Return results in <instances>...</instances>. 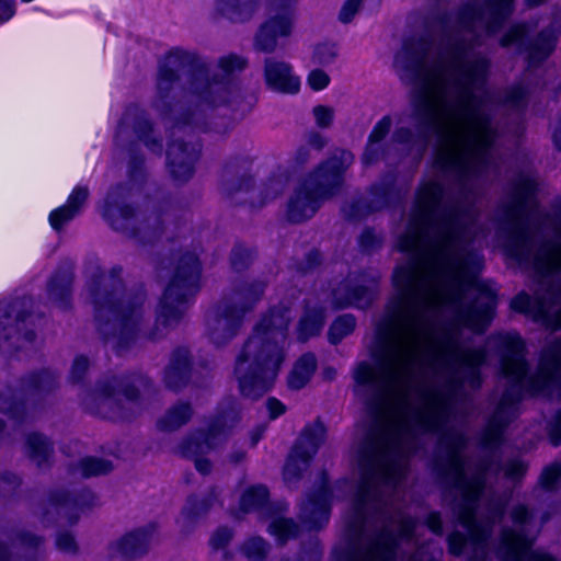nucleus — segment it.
Returning a JSON list of instances; mask_svg holds the SVG:
<instances>
[{
    "mask_svg": "<svg viewBox=\"0 0 561 561\" xmlns=\"http://www.w3.org/2000/svg\"><path fill=\"white\" fill-rule=\"evenodd\" d=\"M375 293V282L363 285L356 279H346L332 290L331 305L333 308H366L373 302Z\"/></svg>",
    "mask_w": 561,
    "mask_h": 561,
    "instance_id": "nucleus-18",
    "label": "nucleus"
},
{
    "mask_svg": "<svg viewBox=\"0 0 561 561\" xmlns=\"http://www.w3.org/2000/svg\"><path fill=\"white\" fill-rule=\"evenodd\" d=\"M102 216L117 230H126L134 216L133 209L119 196L117 191L111 192L101 208Z\"/></svg>",
    "mask_w": 561,
    "mask_h": 561,
    "instance_id": "nucleus-21",
    "label": "nucleus"
},
{
    "mask_svg": "<svg viewBox=\"0 0 561 561\" xmlns=\"http://www.w3.org/2000/svg\"><path fill=\"white\" fill-rule=\"evenodd\" d=\"M231 531L228 528H219L210 538V545L215 549L225 547L231 539Z\"/></svg>",
    "mask_w": 561,
    "mask_h": 561,
    "instance_id": "nucleus-51",
    "label": "nucleus"
},
{
    "mask_svg": "<svg viewBox=\"0 0 561 561\" xmlns=\"http://www.w3.org/2000/svg\"><path fill=\"white\" fill-rule=\"evenodd\" d=\"M266 408L268 410L271 419H276V417L280 416L282 414H284L286 411L285 405L275 398H270L266 401Z\"/></svg>",
    "mask_w": 561,
    "mask_h": 561,
    "instance_id": "nucleus-54",
    "label": "nucleus"
},
{
    "mask_svg": "<svg viewBox=\"0 0 561 561\" xmlns=\"http://www.w3.org/2000/svg\"><path fill=\"white\" fill-rule=\"evenodd\" d=\"M70 285H71V276H70V274H65L60 279V284L56 283V287H55V284L51 283L50 291H51V294L56 295V298H58L59 296H60V298H65L69 294Z\"/></svg>",
    "mask_w": 561,
    "mask_h": 561,
    "instance_id": "nucleus-52",
    "label": "nucleus"
},
{
    "mask_svg": "<svg viewBox=\"0 0 561 561\" xmlns=\"http://www.w3.org/2000/svg\"><path fill=\"white\" fill-rule=\"evenodd\" d=\"M526 470L525 465L519 460H514L508 463V466L505 469V474L508 478L516 479L520 477L524 471Z\"/></svg>",
    "mask_w": 561,
    "mask_h": 561,
    "instance_id": "nucleus-55",
    "label": "nucleus"
},
{
    "mask_svg": "<svg viewBox=\"0 0 561 561\" xmlns=\"http://www.w3.org/2000/svg\"><path fill=\"white\" fill-rule=\"evenodd\" d=\"M317 369V359L312 354L302 355L294 365L288 376V385L291 389L305 387Z\"/></svg>",
    "mask_w": 561,
    "mask_h": 561,
    "instance_id": "nucleus-27",
    "label": "nucleus"
},
{
    "mask_svg": "<svg viewBox=\"0 0 561 561\" xmlns=\"http://www.w3.org/2000/svg\"><path fill=\"white\" fill-rule=\"evenodd\" d=\"M245 557L252 561H261L266 554V543L262 538H252L243 546Z\"/></svg>",
    "mask_w": 561,
    "mask_h": 561,
    "instance_id": "nucleus-40",
    "label": "nucleus"
},
{
    "mask_svg": "<svg viewBox=\"0 0 561 561\" xmlns=\"http://www.w3.org/2000/svg\"><path fill=\"white\" fill-rule=\"evenodd\" d=\"M394 67L402 80L416 88L413 122L420 146L430 133L437 138L435 167L463 174L478 171L494 139L491 101L479 93L488 61L460 48L442 50L420 42L405 45Z\"/></svg>",
    "mask_w": 561,
    "mask_h": 561,
    "instance_id": "nucleus-2",
    "label": "nucleus"
},
{
    "mask_svg": "<svg viewBox=\"0 0 561 561\" xmlns=\"http://www.w3.org/2000/svg\"><path fill=\"white\" fill-rule=\"evenodd\" d=\"M112 468L110 461L93 457L83 458L78 465L79 473L87 478L107 473Z\"/></svg>",
    "mask_w": 561,
    "mask_h": 561,
    "instance_id": "nucleus-34",
    "label": "nucleus"
},
{
    "mask_svg": "<svg viewBox=\"0 0 561 561\" xmlns=\"http://www.w3.org/2000/svg\"><path fill=\"white\" fill-rule=\"evenodd\" d=\"M259 0H217L222 14L232 21H243L250 18L256 9Z\"/></svg>",
    "mask_w": 561,
    "mask_h": 561,
    "instance_id": "nucleus-28",
    "label": "nucleus"
},
{
    "mask_svg": "<svg viewBox=\"0 0 561 561\" xmlns=\"http://www.w3.org/2000/svg\"><path fill=\"white\" fill-rule=\"evenodd\" d=\"M156 531L157 527L149 524L124 534L110 545L111 556L124 561L144 557L149 551Z\"/></svg>",
    "mask_w": 561,
    "mask_h": 561,
    "instance_id": "nucleus-17",
    "label": "nucleus"
},
{
    "mask_svg": "<svg viewBox=\"0 0 561 561\" xmlns=\"http://www.w3.org/2000/svg\"><path fill=\"white\" fill-rule=\"evenodd\" d=\"M324 323V311L322 308L308 306L299 321L297 335L300 341H306L317 335Z\"/></svg>",
    "mask_w": 561,
    "mask_h": 561,
    "instance_id": "nucleus-26",
    "label": "nucleus"
},
{
    "mask_svg": "<svg viewBox=\"0 0 561 561\" xmlns=\"http://www.w3.org/2000/svg\"><path fill=\"white\" fill-rule=\"evenodd\" d=\"M449 446L446 476L451 479L461 494V504L457 508L460 524L467 530L468 538L459 533L453 534L449 541V550L453 554H460L465 547L471 543L477 550L484 553L485 539L490 534L489 524H480L476 518L477 501L484 488L486 468L479 467L474 471L465 465L459 454L463 445V437L456 435L445 442Z\"/></svg>",
    "mask_w": 561,
    "mask_h": 561,
    "instance_id": "nucleus-4",
    "label": "nucleus"
},
{
    "mask_svg": "<svg viewBox=\"0 0 561 561\" xmlns=\"http://www.w3.org/2000/svg\"><path fill=\"white\" fill-rule=\"evenodd\" d=\"M89 368V360L88 358L83 357V356H78L75 358L73 360V364H72V367H71V371H70V377L72 380H80L83 375L85 374V371L88 370Z\"/></svg>",
    "mask_w": 561,
    "mask_h": 561,
    "instance_id": "nucleus-50",
    "label": "nucleus"
},
{
    "mask_svg": "<svg viewBox=\"0 0 561 561\" xmlns=\"http://www.w3.org/2000/svg\"><path fill=\"white\" fill-rule=\"evenodd\" d=\"M312 115L316 125L319 128L325 129L333 125L335 111L331 106L319 104L312 108Z\"/></svg>",
    "mask_w": 561,
    "mask_h": 561,
    "instance_id": "nucleus-38",
    "label": "nucleus"
},
{
    "mask_svg": "<svg viewBox=\"0 0 561 561\" xmlns=\"http://www.w3.org/2000/svg\"><path fill=\"white\" fill-rule=\"evenodd\" d=\"M264 79L267 88L277 93L296 94L301 87L294 67L274 57H268L264 61Z\"/></svg>",
    "mask_w": 561,
    "mask_h": 561,
    "instance_id": "nucleus-19",
    "label": "nucleus"
},
{
    "mask_svg": "<svg viewBox=\"0 0 561 561\" xmlns=\"http://www.w3.org/2000/svg\"><path fill=\"white\" fill-rule=\"evenodd\" d=\"M392 122L390 116H383L374 126L366 149L363 153V162L365 164H371L380 159L382 154L381 140L386 137L391 128Z\"/></svg>",
    "mask_w": 561,
    "mask_h": 561,
    "instance_id": "nucleus-24",
    "label": "nucleus"
},
{
    "mask_svg": "<svg viewBox=\"0 0 561 561\" xmlns=\"http://www.w3.org/2000/svg\"><path fill=\"white\" fill-rule=\"evenodd\" d=\"M339 56L337 46L334 43H321L318 44L312 54L313 62L321 66H329L333 64Z\"/></svg>",
    "mask_w": 561,
    "mask_h": 561,
    "instance_id": "nucleus-35",
    "label": "nucleus"
},
{
    "mask_svg": "<svg viewBox=\"0 0 561 561\" xmlns=\"http://www.w3.org/2000/svg\"><path fill=\"white\" fill-rule=\"evenodd\" d=\"M199 270V263L194 255L183 259L161 298L157 314L159 325L172 327L184 316L188 298L196 293Z\"/></svg>",
    "mask_w": 561,
    "mask_h": 561,
    "instance_id": "nucleus-9",
    "label": "nucleus"
},
{
    "mask_svg": "<svg viewBox=\"0 0 561 561\" xmlns=\"http://www.w3.org/2000/svg\"><path fill=\"white\" fill-rule=\"evenodd\" d=\"M296 8L297 4H294V0L268 1L266 19L255 35V49L263 53H273L277 47V39L279 37L291 35L296 19Z\"/></svg>",
    "mask_w": 561,
    "mask_h": 561,
    "instance_id": "nucleus-12",
    "label": "nucleus"
},
{
    "mask_svg": "<svg viewBox=\"0 0 561 561\" xmlns=\"http://www.w3.org/2000/svg\"><path fill=\"white\" fill-rule=\"evenodd\" d=\"M268 492L263 485L247 489L240 501V508L247 513L260 508L267 501Z\"/></svg>",
    "mask_w": 561,
    "mask_h": 561,
    "instance_id": "nucleus-32",
    "label": "nucleus"
},
{
    "mask_svg": "<svg viewBox=\"0 0 561 561\" xmlns=\"http://www.w3.org/2000/svg\"><path fill=\"white\" fill-rule=\"evenodd\" d=\"M89 196V191L87 187L78 186L76 187L70 196L68 197L66 206L70 207L71 209L76 210L78 214L85 203L87 198Z\"/></svg>",
    "mask_w": 561,
    "mask_h": 561,
    "instance_id": "nucleus-45",
    "label": "nucleus"
},
{
    "mask_svg": "<svg viewBox=\"0 0 561 561\" xmlns=\"http://www.w3.org/2000/svg\"><path fill=\"white\" fill-rule=\"evenodd\" d=\"M142 296L123 297L119 301L108 300L98 310V318H108L113 322V333L108 339L118 353L129 350L141 341L154 340V333L142 331Z\"/></svg>",
    "mask_w": 561,
    "mask_h": 561,
    "instance_id": "nucleus-8",
    "label": "nucleus"
},
{
    "mask_svg": "<svg viewBox=\"0 0 561 561\" xmlns=\"http://www.w3.org/2000/svg\"><path fill=\"white\" fill-rule=\"evenodd\" d=\"M55 505L58 513L72 516V511H75L79 503L75 497L69 496L68 494H57L55 499Z\"/></svg>",
    "mask_w": 561,
    "mask_h": 561,
    "instance_id": "nucleus-43",
    "label": "nucleus"
},
{
    "mask_svg": "<svg viewBox=\"0 0 561 561\" xmlns=\"http://www.w3.org/2000/svg\"><path fill=\"white\" fill-rule=\"evenodd\" d=\"M192 417V409L188 403H180L172 407L158 422L162 431H174L184 425Z\"/></svg>",
    "mask_w": 561,
    "mask_h": 561,
    "instance_id": "nucleus-29",
    "label": "nucleus"
},
{
    "mask_svg": "<svg viewBox=\"0 0 561 561\" xmlns=\"http://www.w3.org/2000/svg\"><path fill=\"white\" fill-rule=\"evenodd\" d=\"M41 539L30 534L22 535L19 538V545L22 547H37Z\"/></svg>",
    "mask_w": 561,
    "mask_h": 561,
    "instance_id": "nucleus-59",
    "label": "nucleus"
},
{
    "mask_svg": "<svg viewBox=\"0 0 561 561\" xmlns=\"http://www.w3.org/2000/svg\"><path fill=\"white\" fill-rule=\"evenodd\" d=\"M526 33V28L524 25H516L514 26L507 35L502 39V45H511L514 43H517L519 39L524 37Z\"/></svg>",
    "mask_w": 561,
    "mask_h": 561,
    "instance_id": "nucleus-53",
    "label": "nucleus"
},
{
    "mask_svg": "<svg viewBox=\"0 0 561 561\" xmlns=\"http://www.w3.org/2000/svg\"><path fill=\"white\" fill-rule=\"evenodd\" d=\"M560 304L561 287L551 286L545 296L537 295L533 298L522 293L512 300L511 306L514 310L526 313L547 328L557 330L561 328V308L556 309Z\"/></svg>",
    "mask_w": 561,
    "mask_h": 561,
    "instance_id": "nucleus-13",
    "label": "nucleus"
},
{
    "mask_svg": "<svg viewBox=\"0 0 561 561\" xmlns=\"http://www.w3.org/2000/svg\"><path fill=\"white\" fill-rule=\"evenodd\" d=\"M490 514L492 515V518L499 517L502 515V510L501 508H491Z\"/></svg>",
    "mask_w": 561,
    "mask_h": 561,
    "instance_id": "nucleus-63",
    "label": "nucleus"
},
{
    "mask_svg": "<svg viewBox=\"0 0 561 561\" xmlns=\"http://www.w3.org/2000/svg\"><path fill=\"white\" fill-rule=\"evenodd\" d=\"M56 546L59 550L67 553H73L77 551V543L75 538L71 534L68 533H62L57 536Z\"/></svg>",
    "mask_w": 561,
    "mask_h": 561,
    "instance_id": "nucleus-49",
    "label": "nucleus"
},
{
    "mask_svg": "<svg viewBox=\"0 0 561 561\" xmlns=\"http://www.w3.org/2000/svg\"><path fill=\"white\" fill-rule=\"evenodd\" d=\"M393 141L394 142H398L400 145H404V144H413L414 145V140L412 139V135L409 130L404 129V128H399L394 135H393Z\"/></svg>",
    "mask_w": 561,
    "mask_h": 561,
    "instance_id": "nucleus-58",
    "label": "nucleus"
},
{
    "mask_svg": "<svg viewBox=\"0 0 561 561\" xmlns=\"http://www.w3.org/2000/svg\"><path fill=\"white\" fill-rule=\"evenodd\" d=\"M548 435L552 445L561 444V411L556 413L548 425Z\"/></svg>",
    "mask_w": 561,
    "mask_h": 561,
    "instance_id": "nucleus-47",
    "label": "nucleus"
},
{
    "mask_svg": "<svg viewBox=\"0 0 561 561\" xmlns=\"http://www.w3.org/2000/svg\"><path fill=\"white\" fill-rule=\"evenodd\" d=\"M176 79L175 73L169 69H161L158 79V93L163 99L172 87V83Z\"/></svg>",
    "mask_w": 561,
    "mask_h": 561,
    "instance_id": "nucleus-46",
    "label": "nucleus"
},
{
    "mask_svg": "<svg viewBox=\"0 0 561 561\" xmlns=\"http://www.w3.org/2000/svg\"><path fill=\"white\" fill-rule=\"evenodd\" d=\"M207 508L208 505L204 501L196 497L190 499L178 518L179 527H181L183 531L190 530L197 517L206 512Z\"/></svg>",
    "mask_w": 561,
    "mask_h": 561,
    "instance_id": "nucleus-30",
    "label": "nucleus"
},
{
    "mask_svg": "<svg viewBox=\"0 0 561 561\" xmlns=\"http://www.w3.org/2000/svg\"><path fill=\"white\" fill-rule=\"evenodd\" d=\"M513 0H483L469 3L462 11L465 27L494 33L512 12Z\"/></svg>",
    "mask_w": 561,
    "mask_h": 561,
    "instance_id": "nucleus-14",
    "label": "nucleus"
},
{
    "mask_svg": "<svg viewBox=\"0 0 561 561\" xmlns=\"http://www.w3.org/2000/svg\"><path fill=\"white\" fill-rule=\"evenodd\" d=\"M528 1V4L529 5H538L540 4L543 0H527Z\"/></svg>",
    "mask_w": 561,
    "mask_h": 561,
    "instance_id": "nucleus-64",
    "label": "nucleus"
},
{
    "mask_svg": "<svg viewBox=\"0 0 561 561\" xmlns=\"http://www.w3.org/2000/svg\"><path fill=\"white\" fill-rule=\"evenodd\" d=\"M247 61L240 56L228 55L218 60L220 73H214L210 80L197 79L192 84L194 111L184 123H199L206 112L229 105L238 96V88L231 76L245 68Z\"/></svg>",
    "mask_w": 561,
    "mask_h": 561,
    "instance_id": "nucleus-6",
    "label": "nucleus"
},
{
    "mask_svg": "<svg viewBox=\"0 0 561 561\" xmlns=\"http://www.w3.org/2000/svg\"><path fill=\"white\" fill-rule=\"evenodd\" d=\"M290 320L287 307L273 308L261 318L244 343L234 368L244 397L256 399L273 386L286 357Z\"/></svg>",
    "mask_w": 561,
    "mask_h": 561,
    "instance_id": "nucleus-3",
    "label": "nucleus"
},
{
    "mask_svg": "<svg viewBox=\"0 0 561 561\" xmlns=\"http://www.w3.org/2000/svg\"><path fill=\"white\" fill-rule=\"evenodd\" d=\"M118 380L98 386V388L83 398L84 407L93 413L105 417H113L121 409L122 399L131 400L136 393L134 389L117 390Z\"/></svg>",
    "mask_w": 561,
    "mask_h": 561,
    "instance_id": "nucleus-16",
    "label": "nucleus"
},
{
    "mask_svg": "<svg viewBox=\"0 0 561 561\" xmlns=\"http://www.w3.org/2000/svg\"><path fill=\"white\" fill-rule=\"evenodd\" d=\"M554 48V38L551 35L542 34L529 51L531 62H539L547 58Z\"/></svg>",
    "mask_w": 561,
    "mask_h": 561,
    "instance_id": "nucleus-36",
    "label": "nucleus"
},
{
    "mask_svg": "<svg viewBox=\"0 0 561 561\" xmlns=\"http://www.w3.org/2000/svg\"><path fill=\"white\" fill-rule=\"evenodd\" d=\"M553 141L556 146L561 149V126L557 128L553 133Z\"/></svg>",
    "mask_w": 561,
    "mask_h": 561,
    "instance_id": "nucleus-61",
    "label": "nucleus"
},
{
    "mask_svg": "<svg viewBox=\"0 0 561 561\" xmlns=\"http://www.w3.org/2000/svg\"><path fill=\"white\" fill-rule=\"evenodd\" d=\"M287 184V176L284 173L271 176L264 184L263 192L266 199H273L284 192Z\"/></svg>",
    "mask_w": 561,
    "mask_h": 561,
    "instance_id": "nucleus-39",
    "label": "nucleus"
},
{
    "mask_svg": "<svg viewBox=\"0 0 561 561\" xmlns=\"http://www.w3.org/2000/svg\"><path fill=\"white\" fill-rule=\"evenodd\" d=\"M524 96H525L524 89L520 87H517V88H514L510 92L506 102L512 104L513 106H519Z\"/></svg>",
    "mask_w": 561,
    "mask_h": 561,
    "instance_id": "nucleus-57",
    "label": "nucleus"
},
{
    "mask_svg": "<svg viewBox=\"0 0 561 561\" xmlns=\"http://www.w3.org/2000/svg\"><path fill=\"white\" fill-rule=\"evenodd\" d=\"M14 14V0H0V21H8Z\"/></svg>",
    "mask_w": 561,
    "mask_h": 561,
    "instance_id": "nucleus-56",
    "label": "nucleus"
},
{
    "mask_svg": "<svg viewBox=\"0 0 561 561\" xmlns=\"http://www.w3.org/2000/svg\"><path fill=\"white\" fill-rule=\"evenodd\" d=\"M467 221L443 203L440 180L422 183L398 244L409 262L393 275L398 293L380 328L382 350L375 364L362 362L354 370L357 386L371 392L380 435L362 463L350 536L359 534L363 506L377 484L403 477L414 437L443 426L462 383L479 385L484 352L463 347L458 329L438 331L435 323L448 309L457 324L482 332L493 317L495 296L477 278L481 256L463 245Z\"/></svg>",
    "mask_w": 561,
    "mask_h": 561,
    "instance_id": "nucleus-1",
    "label": "nucleus"
},
{
    "mask_svg": "<svg viewBox=\"0 0 561 561\" xmlns=\"http://www.w3.org/2000/svg\"><path fill=\"white\" fill-rule=\"evenodd\" d=\"M355 318L351 314L339 317L331 325L329 331V340L331 343L336 344L342 339L347 336L355 329Z\"/></svg>",
    "mask_w": 561,
    "mask_h": 561,
    "instance_id": "nucleus-33",
    "label": "nucleus"
},
{
    "mask_svg": "<svg viewBox=\"0 0 561 561\" xmlns=\"http://www.w3.org/2000/svg\"><path fill=\"white\" fill-rule=\"evenodd\" d=\"M271 534L279 541H286L294 537L297 527L291 519L276 518L270 526Z\"/></svg>",
    "mask_w": 561,
    "mask_h": 561,
    "instance_id": "nucleus-37",
    "label": "nucleus"
},
{
    "mask_svg": "<svg viewBox=\"0 0 561 561\" xmlns=\"http://www.w3.org/2000/svg\"><path fill=\"white\" fill-rule=\"evenodd\" d=\"M190 368V357L185 350L175 352L168 365L164 374L165 383L170 388L180 387L187 378Z\"/></svg>",
    "mask_w": 561,
    "mask_h": 561,
    "instance_id": "nucleus-25",
    "label": "nucleus"
},
{
    "mask_svg": "<svg viewBox=\"0 0 561 561\" xmlns=\"http://www.w3.org/2000/svg\"><path fill=\"white\" fill-rule=\"evenodd\" d=\"M26 445L31 458L38 466L48 460L51 447L45 437L39 434H31L27 436Z\"/></svg>",
    "mask_w": 561,
    "mask_h": 561,
    "instance_id": "nucleus-31",
    "label": "nucleus"
},
{
    "mask_svg": "<svg viewBox=\"0 0 561 561\" xmlns=\"http://www.w3.org/2000/svg\"><path fill=\"white\" fill-rule=\"evenodd\" d=\"M362 0H346L340 11V20L343 23L352 21L360 7Z\"/></svg>",
    "mask_w": 561,
    "mask_h": 561,
    "instance_id": "nucleus-48",
    "label": "nucleus"
},
{
    "mask_svg": "<svg viewBox=\"0 0 561 561\" xmlns=\"http://www.w3.org/2000/svg\"><path fill=\"white\" fill-rule=\"evenodd\" d=\"M561 477V465L553 463L547 467L540 477V483L546 489H552Z\"/></svg>",
    "mask_w": 561,
    "mask_h": 561,
    "instance_id": "nucleus-44",
    "label": "nucleus"
},
{
    "mask_svg": "<svg viewBox=\"0 0 561 561\" xmlns=\"http://www.w3.org/2000/svg\"><path fill=\"white\" fill-rule=\"evenodd\" d=\"M323 139L320 136H314L312 144L317 146V148H321L323 146Z\"/></svg>",
    "mask_w": 561,
    "mask_h": 561,
    "instance_id": "nucleus-62",
    "label": "nucleus"
},
{
    "mask_svg": "<svg viewBox=\"0 0 561 561\" xmlns=\"http://www.w3.org/2000/svg\"><path fill=\"white\" fill-rule=\"evenodd\" d=\"M263 288L260 282L243 284L207 313L206 331L214 344L222 345L236 336L244 314L259 301Z\"/></svg>",
    "mask_w": 561,
    "mask_h": 561,
    "instance_id": "nucleus-7",
    "label": "nucleus"
},
{
    "mask_svg": "<svg viewBox=\"0 0 561 561\" xmlns=\"http://www.w3.org/2000/svg\"><path fill=\"white\" fill-rule=\"evenodd\" d=\"M301 517L310 528L321 527L329 519V491L323 486L320 492L307 501L301 508Z\"/></svg>",
    "mask_w": 561,
    "mask_h": 561,
    "instance_id": "nucleus-22",
    "label": "nucleus"
},
{
    "mask_svg": "<svg viewBox=\"0 0 561 561\" xmlns=\"http://www.w3.org/2000/svg\"><path fill=\"white\" fill-rule=\"evenodd\" d=\"M330 81V76L322 69H313L307 77V84L312 91L324 90Z\"/></svg>",
    "mask_w": 561,
    "mask_h": 561,
    "instance_id": "nucleus-42",
    "label": "nucleus"
},
{
    "mask_svg": "<svg viewBox=\"0 0 561 561\" xmlns=\"http://www.w3.org/2000/svg\"><path fill=\"white\" fill-rule=\"evenodd\" d=\"M427 525L430 529L435 534H440L442 531V522L437 514H431L427 518Z\"/></svg>",
    "mask_w": 561,
    "mask_h": 561,
    "instance_id": "nucleus-60",
    "label": "nucleus"
},
{
    "mask_svg": "<svg viewBox=\"0 0 561 561\" xmlns=\"http://www.w3.org/2000/svg\"><path fill=\"white\" fill-rule=\"evenodd\" d=\"M76 216V210L65 205L50 213L49 222L55 230H59L65 224L70 221Z\"/></svg>",
    "mask_w": 561,
    "mask_h": 561,
    "instance_id": "nucleus-41",
    "label": "nucleus"
},
{
    "mask_svg": "<svg viewBox=\"0 0 561 561\" xmlns=\"http://www.w3.org/2000/svg\"><path fill=\"white\" fill-rule=\"evenodd\" d=\"M324 433V426L320 423L306 427L285 465L284 478L286 481L290 482L297 479L300 472L307 468L310 458L322 444Z\"/></svg>",
    "mask_w": 561,
    "mask_h": 561,
    "instance_id": "nucleus-15",
    "label": "nucleus"
},
{
    "mask_svg": "<svg viewBox=\"0 0 561 561\" xmlns=\"http://www.w3.org/2000/svg\"><path fill=\"white\" fill-rule=\"evenodd\" d=\"M354 161L351 152L340 150L314 173L295 193L288 204L287 216L293 222L310 218L319 207V202L334 192L342 184V173Z\"/></svg>",
    "mask_w": 561,
    "mask_h": 561,
    "instance_id": "nucleus-5",
    "label": "nucleus"
},
{
    "mask_svg": "<svg viewBox=\"0 0 561 561\" xmlns=\"http://www.w3.org/2000/svg\"><path fill=\"white\" fill-rule=\"evenodd\" d=\"M515 415V408L504 399L483 433V444L491 447L501 440L504 426Z\"/></svg>",
    "mask_w": 561,
    "mask_h": 561,
    "instance_id": "nucleus-23",
    "label": "nucleus"
},
{
    "mask_svg": "<svg viewBox=\"0 0 561 561\" xmlns=\"http://www.w3.org/2000/svg\"><path fill=\"white\" fill-rule=\"evenodd\" d=\"M514 528L504 529L497 554L503 561H554L542 552H531L534 535L541 524L536 523L527 508L518 505L512 511Z\"/></svg>",
    "mask_w": 561,
    "mask_h": 561,
    "instance_id": "nucleus-11",
    "label": "nucleus"
},
{
    "mask_svg": "<svg viewBox=\"0 0 561 561\" xmlns=\"http://www.w3.org/2000/svg\"><path fill=\"white\" fill-rule=\"evenodd\" d=\"M199 154L197 144L172 142L168 149V165L172 176L186 181L194 173V164Z\"/></svg>",
    "mask_w": 561,
    "mask_h": 561,
    "instance_id": "nucleus-20",
    "label": "nucleus"
},
{
    "mask_svg": "<svg viewBox=\"0 0 561 561\" xmlns=\"http://www.w3.org/2000/svg\"><path fill=\"white\" fill-rule=\"evenodd\" d=\"M239 420L234 408L220 411L205 431L192 433L181 445L183 456L194 459L195 468L203 474L210 472L211 463L204 456L216 450L226 440L229 431Z\"/></svg>",
    "mask_w": 561,
    "mask_h": 561,
    "instance_id": "nucleus-10",
    "label": "nucleus"
}]
</instances>
